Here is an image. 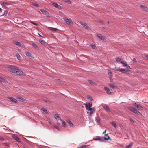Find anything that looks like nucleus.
I'll return each instance as SVG.
<instances>
[{
	"label": "nucleus",
	"mask_w": 148,
	"mask_h": 148,
	"mask_svg": "<svg viewBox=\"0 0 148 148\" xmlns=\"http://www.w3.org/2000/svg\"><path fill=\"white\" fill-rule=\"evenodd\" d=\"M7 67L9 68L8 71L11 72L15 73L16 71L18 70L17 67L14 65H8L7 66Z\"/></svg>",
	"instance_id": "1"
},
{
	"label": "nucleus",
	"mask_w": 148,
	"mask_h": 148,
	"mask_svg": "<svg viewBox=\"0 0 148 148\" xmlns=\"http://www.w3.org/2000/svg\"><path fill=\"white\" fill-rule=\"evenodd\" d=\"M108 135V134H105V136H108V138L100 137L99 136H97L95 137V138H94V139L95 140H99L100 141H103L104 140H108L110 138L109 136Z\"/></svg>",
	"instance_id": "2"
},
{
	"label": "nucleus",
	"mask_w": 148,
	"mask_h": 148,
	"mask_svg": "<svg viewBox=\"0 0 148 148\" xmlns=\"http://www.w3.org/2000/svg\"><path fill=\"white\" fill-rule=\"evenodd\" d=\"M129 109L137 115L141 114L140 112L135 108L130 107L129 108Z\"/></svg>",
	"instance_id": "3"
},
{
	"label": "nucleus",
	"mask_w": 148,
	"mask_h": 148,
	"mask_svg": "<svg viewBox=\"0 0 148 148\" xmlns=\"http://www.w3.org/2000/svg\"><path fill=\"white\" fill-rule=\"evenodd\" d=\"M115 69L116 70L120 71L123 72L124 73H126L129 72L130 71L128 69H126L124 68H121L120 69L118 67H116Z\"/></svg>",
	"instance_id": "4"
},
{
	"label": "nucleus",
	"mask_w": 148,
	"mask_h": 148,
	"mask_svg": "<svg viewBox=\"0 0 148 148\" xmlns=\"http://www.w3.org/2000/svg\"><path fill=\"white\" fill-rule=\"evenodd\" d=\"M133 105L136 107H137L139 110H143V108L140 104H139L138 103H137L136 102L135 103H133Z\"/></svg>",
	"instance_id": "5"
},
{
	"label": "nucleus",
	"mask_w": 148,
	"mask_h": 148,
	"mask_svg": "<svg viewBox=\"0 0 148 148\" xmlns=\"http://www.w3.org/2000/svg\"><path fill=\"white\" fill-rule=\"evenodd\" d=\"M16 73H15V74H16V75H19V76H22V75H25V74H24V72H23L21 70L19 69L18 68V70H17L16 71Z\"/></svg>",
	"instance_id": "6"
},
{
	"label": "nucleus",
	"mask_w": 148,
	"mask_h": 148,
	"mask_svg": "<svg viewBox=\"0 0 148 148\" xmlns=\"http://www.w3.org/2000/svg\"><path fill=\"white\" fill-rule=\"evenodd\" d=\"M64 21H65L66 23L68 25H70L71 24H73V22L71 19H68L66 18H64Z\"/></svg>",
	"instance_id": "7"
},
{
	"label": "nucleus",
	"mask_w": 148,
	"mask_h": 148,
	"mask_svg": "<svg viewBox=\"0 0 148 148\" xmlns=\"http://www.w3.org/2000/svg\"><path fill=\"white\" fill-rule=\"evenodd\" d=\"M96 35L98 38H99L102 40L103 41H105L106 40V39L105 38V37L101 34H97Z\"/></svg>",
	"instance_id": "8"
},
{
	"label": "nucleus",
	"mask_w": 148,
	"mask_h": 148,
	"mask_svg": "<svg viewBox=\"0 0 148 148\" xmlns=\"http://www.w3.org/2000/svg\"><path fill=\"white\" fill-rule=\"evenodd\" d=\"M92 104L89 103L88 104L85 105V107L86 109L88 111H90L91 110V107H92Z\"/></svg>",
	"instance_id": "9"
},
{
	"label": "nucleus",
	"mask_w": 148,
	"mask_h": 148,
	"mask_svg": "<svg viewBox=\"0 0 148 148\" xmlns=\"http://www.w3.org/2000/svg\"><path fill=\"white\" fill-rule=\"evenodd\" d=\"M7 98H8L11 101H12L14 103H16L18 102L17 100L14 98L10 97H7Z\"/></svg>",
	"instance_id": "10"
},
{
	"label": "nucleus",
	"mask_w": 148,
	"mask_h": 148,
	"mask_svg": "<svg viewBox=\"0 0 148 148\" xmlns=\"http://www.w3.org/2000/svg\"><path fill=\"white\" fill-rule=\"evenodd\" d=\"M103 107L106 111L108 112H110L111 110L107 105H104L103 106Z\"/></svg>",
	"instance_id": "11"
},
{
	"label": "nucleus",
	"mask_w": 148,
	"mask_h": 148,
	"mask_svg": "<svg viewBox=\"0 0 148 148\" xmlns=\"http://www.w3.org/2000/svg\"><path fill=\"white\" fill-rule=\"evenodd\" d=\"M81 25L83 27H84L86 29H90V27L88 26L87 24L85 23H81Z\"/></svg>",
	"instance_id": "12"
},
{
	"label": "nucleus",
	"mask_w": 148,
	"mask_h": 148,
	"mask_svg": "<svg viewBox=\"0 0 148 148\" xmlns=\"http://www.w3.org/2000/svg\"><path fill=\"white\" fill-rule=\"evenodd\" d=\"M104 89L106 91V92L108 94V95H111L112 94V92H111L109 88L107 87H104Z\"/></svg>",
	"instance_id": "13"
},
{
	"label": "nucleus",
	"mask_w": 148,
	"mask_h": 148,
	"mask_svg": "<svg viewBox=\"0 0 148 148\" xmlns=\"http://www.w3.org/2000/svg\"><path fill=\"white\" fill-rule=\"evenodd\" d=\"M52 4L54 6L58 9H60L61 8V7L60 5H58L55 2L52 3Z\"/></svg>",
	"instance_id": "14"
},
{
	"label": "nucleus",
	"mask_w": 148,
	"mask_h": 148,
	"mask_svg": "<svg viewBox=\"0 0 148 148\" xmlns=\"http://www.w3.org/2000/svg\"><path fill=\"white\" fill-rule=\"evenodd\" d=\"M140 7L144 11H148V8L147 7H145V6L141 5Z\"/></svg>",
	"instance_id": "15"
},
{
	"label": "nucleus",
	"mask_w": 148,
	"mask_h": 148,
	"mask_svg": "<svg viewBox=\"0 0 148 148\" xmlns=\"http://www.w3.org/2000/svg\"><path fill=\"white\" fill-rule=\"evenodd\" d=\"M109 85L110 87L113 88L114 89H116L118 87L117 86L114 85L112 84H109Z\"/></svg>",
	"instance_id": "16"
},
{
	"label": "nucleus",
	"mask_w": 148,
	"mask_h": 148,
	"mask_svg": "<svg viewBox=\"0 0 148 148\" xmlns=\"http://www.w3.org/2000/svg\"><path fill=\"white\" fill-rule=\"evenodd\" d=\"M13 138L18 142H20L21 140L20 138L17 136H14L13 137Z\"/></svg>",
	"instance_id": "17"
},
{
	"label": "nucleus",
	"mask_w": 148,
	"mask_h": 148,
	"mask_svg": "<svg viewBox=\"0 0 148 148\" xmlns=\"http://www.w3.org/2000/svg\"><path fill=\"white\" fill-rule=\"evenodd\" d=\"M40 10L42 12L43 14L47 15L48 14V12L44 9H40Z\"/></svg>",
	"instance_id": "18"
},
{
	"label": "nucleus",
	"mask_w": 148,
	"mask_h": 148,
	"mask_svg": "<svg viewBox=\"0 0 148 148\" xmlns=\"http://www.w3.org/2000/svg\"><path fill=\"white\" fill-rule=\"evenodd\" d=\"M66 121L68 123L70 127H73V124L69 120H66Z\"/></svg>",
	"instance_id": "19"
},
{
	"label": "nucleus",
	"mask_w": 148,
	"mask_h": 148,
	"mask_svg": "<svg viewBox=\"0 0 148 148\" xmlns=\"http://www.w3.org/2000/svg\"><path fill=\"white\" fill-rule=\"evenodd\" d=\"M54 117L57 120H61V118L59 116V115L58 114H55L54 115Z\"/></svg>",
	"instance_id": "20"
},
{
	"label": "nucleus",
	"mask_w": 148,
	"mask_h": 148,
	"mask_svg": "<svg viewBox=\"0 0 148 148\" xmlns=\"http://www.w3.org/2000/svg\"><path fill=\"white\" fill-rule=\"evenodd\" d=\"M26 55L28 56L29 58L31 59L32 58V57L31 56V54L29 52H26Z\"/></svg>",
	"instance_id": "21"
},
{
	"label": "nucleus",
	"mask_w": 148,
	"mask_h": 148,
	"mask_svg": "<svg viewBox=\"0 0 148 148\" xmlns=\"http://www.w3.org/2000/svg\"><path fill=\"white\" fill-rule=\"evenodd\" d=\"M0 82H3L4 83H6L7 82L6 80L4 79L3 78L0 77Z\"/></svg>",
	"instance_id": "22"
},
{
	"label": "nucleus",
	"mask_w": 148,
	"mask_h": 148,
	"mask_svg": "<svg viewBox=\"0 0 148 148\" xmlns=\"http://www.w3.org/2000/svg\"><path fill=\"white\" fill-rule=\"evenodd\" d=\"M121 63L123 64V66L124 67H127V64L126 62L121 61Z\"/></svg>",
	"instance_id": "23"
},
{
	"label": "nucleus",
	"mask_w": 148,
	"mask_h": 148,
	"mask_svg": "<svg viewBox=\"0 0 148 148\" xmlns=\"http://www.w3.org/2000/svg\"><path fill=\"white\" fill-rule=\"evenodd\" d=\"M62 125L64 127H66L67 126V125L65 122V121H62Z\"/></svg>",
	"instance_id": "24"
},
{
	"label": "nucleus",
	"mask_w": 148,
	"mask_h": 148,
	"mask_svg": "<svg viewBox=\"0 0 148 148\" xmlns=\"http://www.w3.org/2000/svg\"><path fill=\"white\" fill-rule=\"evenodd\" d=\"M90 114H91L94 113L95 111V109L94 108H91V110H90Z\"/></svg>",
	"instance_id": "25"
},
{
	"label": "nucleus",
	"mask_w": 148,
	"mask_h": 148,
	"mask_svg": "<svg viewBox=\"0 0 148 148\" xmlns=\"http://www.w3.org/2000/svg\"><path fill=\"white\" fill-rule=\"evenodd\" d=\"M39 42L41 44H42L43 45H44L46 43V42H45L44 40H41V39L39 40Z\"/></svg>",
	"instance_id": "26"
},
{
	"label": "nucleus",
	"mask_w": 148,
	"mask_h": 148,
	"mask_svg": "<svg viewBox=\"0 0 148 148\" xmlns=\"http://www.w3.org/2000/svg\"><path fill=\"white\" fill-rule=\"evenodd\" d=\"M49 29L51 31H56L58 30V29L56 28H54L53 27H49Z\"/></svg>",
	"instance_id": "27"
},
{
	"label": "nucleus",
	"mask_w": 148,
	"mask_h": 148,
	"mask_svg": "<svg viewBox=\"0 0 148 148\" xmlns=\"http://www.w3.org/2000/svg\"><path fill=\"white\" fill-rule=\"evenodd\" d=\"M16 98L17 99H19V100L21 101H25V99H24L22 97H16Z\"/></svg>",
	"instance_id": "28"
},
{
	"label": "nucleus",
	"mask_w": 148,
	"mask_h": 148,
	"mask_svg": "<svg viewBox=\"0 0 148 148\" xmlns=\"http://www.w3.org/2000/svg\"><path fill=\"white\" fill-rule=\"evenodd\" d=\"M133 143H130L129 145H127L125 148H131L132 146L133 145Z\"/></svg>",
	"instance_id": "29"
},
{
	"label": "nucleus",
	"mask_w": 148,
	"mask_h": 148,
	"mask_svg": "<svg viewBox=\"0 0 148 148\" xmlns=\"http://www.w3.org/2000/svg\"><path fill=\"white\" fill-rule=\"evenodd\" d=\"M88 81L89 82V83L90 84H91V85H96L95 83V82H93L92 80H88Z\"/></svg>",
	"instance_id": "30"
},
{
	"label": "nucleus",
	"mask_w": 148,
	"mask_h": 148,
	"mask_svg": "<svg viewBox=\"0 0 148 148\" xmlns=\"http://www.w3.org/2000/svg\"><path fill=\"white\" fill-rule=\"evenodd\" d=\"M87 97L88 99H89L91 101H92L93 100V99L91 96L90 95H88L87 96Z\"/></svg>",
	"instance_id": "31"
},
{
	"label": "nucleus",
	"mask_w": 148,
	"mask_h": 148,
	"mask_svg": "<svg viewBox=\"0 0 148 148\" xmlns=\"http://www.w3.org/2000/svg\"><path fill=\"white\" fill-rule=\"evenodd\" d=\"M88 146L86 145H83L78 147L77 148H88Z\"/></svg>",
	"instance_id": "32"
},
{
	"label": "nucleus",
	"mask_w": 148,
	"mask_h": 148,
	"mask_svg": "<svg viewBox=\"0 0 148 148\" xmlns=\"http://www.w3.org/2000/svg\"><path fill=\"white\" fill-rule=\"evenodd\" d=\"M16 56L17 58V59L19 60H20L21 59V57L18 54H16Z\"/></svg>",
	"instance_id": "33"
},
{
	"label": "nucleus",
	"mask_w": 148,
	"mask_h": 148,
	"mask_svg": "<svg viewBox=\"0 0 148 148\" xmlns=\"http://www.w3.org/2000/svg\"><path fill=\"white\" fill-rule=\"evenodd\" d=\"M41 110L42 111H43L46 114H48V112H47L46 109L45 108H41Z\"/></svg>",
	"instance_id": "34"
},
{
	"label": "nucleus",
	"mask_w": 148,
	"mask_h": 148,
	"mask_svg": "<svg viewBox=\"0 0 148 148\" xmlns=\"http://www.w3.org/2000/svg\"><path fill=\"white\" fill-rule=\"evenodd\" d=\"M8 11L7 10H5L4 11V14L2 15H1L0 16H6L7 15V14H8Z\"/></svg>",
	"instance_id": "35"
},
{
	"label": "nucleus",
	"mask_w": 148,
	"mask_h": 148,
	"mask_svg": "<svg viewBox=\"0 0 148 148\" xmlns=\"http://www.w3.org/2000/svg\"><path fill=\"white\" fill-rule=\"evenodd\" d=\"M14 43L18 46H21V44L18 42H15Z\"/></svg>",
	"instance_id": "36"
},
{
	"label": "nucleus",
	"mask_w": 148,
	"mask_h": 148,
	"mask_svg": "<svg viewBox=\"0 0 148 148\" xmlns=\"http://www.w3.org/2000/svg\"><path fill=\"white\" fill-rule=\"evenodd\" d=\"M2 4L4 5H7L8 6L10 5V3H8L6 2H4L2 3Z\"/></svg>",
	"instance_id": "37"
},
{
	"label": "nucleus",
	"mask_w": 148,
	"mask_h": 148,
	"mask_svg": "<svg viewBox=\"0 0 148 148\" xmlns=\"http://www.w3.org/2000/svg\"><path fill=\"white\" fill-rule=\"evenodd\" d=\"M64 2L69 4H71V2L70 0H64Z\"/></svg>",
	"instance_id": "38"
},
{
	"label": "nucleus",
	"mask_w": 148,
	"mask_h": 148,
	"mask_svg": "<svg viewBox=\"0 0 148 148\" xmlns=\"http://www.w3.org/2000/svg\"><path fill=\"white\" fill-rule=\"evenodd\" d=\"M96 120L99 123H100V119L99 117H96Z\"/></svg>",
	"instance_id": "39"
},
{
	"label": "nucleus",
	"mask_w": 148,
	"mask_h": 148,
	"mask_svg": "<svg viewBox=\"0 0 148 148\" xmlns=\"http://www.w3.org/2000/svg\"><path fill=\"white\" fill-rule=\"evenodd\" d=\"M32 45L35 48L38 49V47L35 44L33 43L32 44Z\"/></svg>",
	"instance_id": "40"
},
{
	"label": "nucleus",
	"mask_w": 148,
	"mask_h": 148,
	"mask_svg": "<svg viewBox=\"0 0 148 148\" xmlns=\"http://www.w3.org/2000/svg\"><path fill=\"white\" fill-rule=\"evenodd\" d=\"M121 59L120 58H117L116 59V61L118 63H119L120 62H121Z\"/></svg>",
	"instance_id": "41"
},
{
	"label": "nucleus",
	"mask_w": 148,
	"mask_h": 148,
	"mask_svg": "<svg viewBox=\"0 0 148 148\" xmlns=\"http://www.w3.org/2000/svg\"><path fill=\"white\" fill-rule=\"evenodd\" d=\"M90 46L93 49H95L96 48V47L95 45L94 44H90Z\"/></svg>",
	"instance_id": "42"
},
{
	"label": "nucleus",
	"mask_w": 148,
	"mask_h": 148,
	"mask_svg": "<svg viewBox=\"0 0 148 148\" xmlns=\"http://www.w3.org/2000/svg\"><path fill=\"white\" fill-rule=\"evenodd\" d=\"M30 22L31 23H32L34 25H35L36 26H37L38 25V24H37L36 23H35L33 21H30Z\"/></svg>",
	"instance_id": "43"
},
{
	"label": "nucleus",
	"mask_w": 148,
	"mask_h": 148,
	"mask_svg": "<svg viewBox=\"0 0 148 148\" xmlns=\"http://www.w3.org/2000/svg\"><path fill=\"white\" fill-rule=\"evenodd\" d=\"M112 124L115 127H116L117 126L116 124L114 122H113L112 123Z\"/></svg>",
	"instance_id": "44"
},
{
	"label": "nucleus",
	"mask_w": 148,
	"mask_h": 148,
	"mask_svg": "<svg viewBox=\"0 0 148 148\" xmlns=\"http://www.w3.org/2000/svg\"><path fill=\"white\" fill-rule=\"evenodd\" d=\"M45 101L46 102V103H51V102L48 100H45Z\"/></svg>",
	"instance_id": "45"
},
{
	"label": "nucleus",
	"mask_w": 148,
	"mask_h": 148,
	"mask_svg": "<svg viewBox=\"0 0 148 148\" xmlns=\"http://www.w3.org/2000/svg\"><path fill=\"white\" fill-rule=\"evenodd\" d=\"M32 5L35 6H36V7H38V4L36 3H33L32 4Z\"/></svg>",
	"instance_id": "46"
},
{
	"label": "nucleus",
	"mask_w": 148,
	"mask_h": 148,
	"mask_svg": "<svg viewBox=\"0 0 148 148\" xmlns=\"http://www.w3.org/2000/svg\"><path fill=\"white\" fill-rule=\"evenodd\" d=\"M54 127H55L57 129L59 130V127L58 126H54Z\"/></svg>",
	"instance_id": "47"
},
{
	"label": "nucleus",
	"mask_w": 148,
	"mask_h": 148,
	"mask_svg": "<svg viewBox=\"0 0 148 148\" xmlns=\"http://www.w3.org/2000/svg\"><path fill=\"white\" fill-rule=\"evenodd\" d=\"M133 61L135 62H137V61L136 59L135 58H134L133 59Z\"/></svg>",
	"instance_id": "48"
},
{
	"label": "nucleus",
	"mask_w": 148,
	"mask_h": 148,
	"mask_svg": "<svg viewBox=\"0 0 148 148\" xmlns=\"http://www.w3.org/2000/svg\"><path fill=\"white\" fill-rule=\"evenodd\" d=\"M110 81L111 82H113V79L112 78H110Z\"/></svg>",
	"instance_id": "49"
},
{
	"label": "nucleus",
	"mask_w": 148,
	"mask_h": 148,
	"mask_svg": "<svg viewBox=\"0 0 148 148\" xmlns=\"http://www.w3.org/2000/svg\"><path fill=\"white\" fill-rule=\"evenodd\" d=\"M99 22L101 23H102L103 22V21L102 20H100L99 21Z\"/></svg>",
	"instance_id": "50"
},
{
	"label": "nucleus",
	"mask_w": 148,
	"mask_h": 148,
	"mask_svg": "<svg viewBox=\"0 0 148 148\" xmlns=\"http://www.w3.org/2000/svg\"><path fill=\"white\" fill-rule=\"evenodd\" d=\"M108 73L109 74H112V72L110 70H109V72Z\"/></svg>",
	"instance_id": "51"
},
{
	"label": "nucleus",
	"mask_w": 148,
	"mask_h": 148,
	"mask_svg": "<svg viewBox=\"0 0 148 148\" xmlns=\"http://www.w3.org/2000/svg\"><path fill=\"white\" fill-rule=\"evenodd\" d=\"M0 140L1 141H4V138H0Z\"/></svg>",
	"instance_id": "52"
},
{
	"label": "nucleus",
	"mask_w": 148,
	"mask_h": 148,
	"mask_svg": "<svg viewBox=\"0 0 148 148\" xmlns=\"http://www.w3.org/2000/svg\"><path fill=\"white\" fill-rule=\"evenodd\" d=\"M130 121L131 122H134V121H133V119H132L130 118Z\"/></svg>",
	"instance_id": "53"
},
{
	"label": "nucleus",
	"mask_w": 148,
	"mask_h": 148,
	"mask_svg": "<svg viewBox=\"0 0 148 148\" xmlns=\"http://www.w3.org/2000/svg\"><path fill=\"white\" fill-rule=\"evenodd\" d=\"M5 144L6 146H7V147L9 146V145L8 144V143H5Z\"/></svg>",
	"instance_id": "54"
},
{
	"label": "nucleus",
	"mask_w": 148,
	"mask_h": 148,
	"mask_svg": "<svg viewBox=\"0 0 148 148\" xmlns=\"http://www.w3.org/2000/svg\"><path fill=\"white\" fill-rule=\"evenodd\" d=\"M127 69H131V68H130V66H129V65H127Z\"/></svg>",
	"instance_id": "55"
},
{
	"label": "nucleus",
	"mask_w": 148,
	"mask_h": 148,
	"mask_svg": "<svg viewBox=\"0 0 148 148\" xmlns=\"http://www.w3.org/2000/svg\"><path fill=\"white\" fill-rule=\"evenodd\" d=\"M146 58H147V59L148 60V55H146L145 56Z\"/></svg>",
	"instance_id": "56"
},
{
	"label": "nucleus",
	"mask_w": 148,
	"mask_h": 148,
	"mask_svg": "<svg viewBox=\"0 0 148 148\" xmlns=\"http://www.w3.org/2000/svg\"><path fill=\"white\" fill-rule=\"evenodd\" d=\"M2 9H1V8H0V13L2 11Z\"/></svg>",
	"instance_id": "57"
},
{
	"label": "nucleus",
	"mask_w": 148,
	"mask_h": 148,
	"mask_svg": "<svg viewBox=\"0 0 148 148\" xmlns=\"http://www.w3.org/2000/svg\"><path fill=\"white\" fill-rule=\"evenodd\" d=\"M106 130H105L103 133V134H105V132H106Z\"/></svg>",
	"instance_id": "58"
},
{
	"label": "nucleus",
	"mask_w": 148,
	"mask_h": 148,
	"mask_svg": "<svg viewBox=\"0 0 148 148\" xmlns=\"http://www.w3.org/2000/svg\"><path fill=\"white\" fill-rule=\"evenodd\" d=\"M39 36H40V37H43L42 36H41V35H40V34H39Z\"/></svg>",
	"instance_id": "59"
},
{
	"label": "nucleus",
	"mask_w": 148,
	"mask_h": 148,
	"mask_svg": "<svg viewBox=\"0 0 148 148\" xmlns=\"http://www.w3.org/2000/svg\"><path fill=\"white\" fill-rule=\"evenodd\" d=\"M18 50L19 51H21V50H20V49H18Z\"/></svg>",
	"instance_id": "60"
},
{
	"label": "nucleus",
	"mask_w": 148,
	"mask_h": 148,
	"mask_svg": "<svg viewBox=\"0 0 148 148\" xmlns=\"http://www.w3.org/2000/svg\"><path fill=\"white\" fill-rule=\"evenodd\" d=\"M105 137H104V138H108V136H105Z\"/></svg>",
	"instance_id": "61"
},
{
	"label": "nucleus",
	"mask_w": 148,
	"mask_h": 148,
	"mask_svg": "<svg viewBox=\"0 0 148 148\" xmlns=\"http://www.w3.org/2000/svg\"><path fill=\"white\" fill-rule=\"evenodd\" d=\"M108 23H109V21H108Z\"/></svg>",
	"instance_id": "62"
},
{
	"label": "nucleus",
	"mask_w": 148,
	"mask_h": 148,
	"mask_svg": "<svg viewBox=\"0 0 148 148\" xmlns=\"http://www.w3.org/2000/svg\"><path fill=\"white\" fill-rule=\"evenodd\" d=\"M58 124L59 125V123H58Z\"/></svg>",
	"instance_id": "63"
},
{
	"label": "nucleus",
	"mask_w": 148,
	"mask_h": 148,
	"mask_svg": "<svg viewBox=\"0 0 148 148\" xmlns=\"http://www.w3.org/2000/svg\"><path fill=\"white\" fill-rule=\"evenodd\" d=\"M23 148H25V147H24Z\"/></svg>",
	"instance_id": "64"
}]
</instances>
